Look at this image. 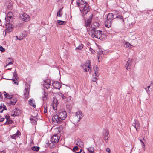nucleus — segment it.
<instances>
[{"instance_id":"obj_39","label":"nucleus","mask_w":153,"mask_h":153,"mask_svg":"<svg viewBox=\"0 0 153 153\" xmlns=\"http://www.w3.org/2000/svg\"><path fill=\"white\" fill-rule=\"evenodd\" d=\"M25 90L26 92H24V94L25 95H28V89L27 88H25Z\"/></svg>"},{"instance_id":"obj_36","label":"nucleus","mask_w":153,"mask_h":153,"mask_svg":"<svg viewBox=\"0 0 153 153\" xmlns=\"http://www.w3.org/2000/svg\"><path fill=\"white\" fill-rule=\"evenodd\" d=\"M57 22L58 24L60 25H62L63 23L64 22H66L61 21V20H58Z\"/></svg>"},{"instance_id":"obj_20","label":"nucleus","mask_w":153,"mask_h":153,"mask_svg":"<svg viewBox=\"0 0 153 153\" xmlns=\"http://www.w3.org/2000/svg\"><path fill=\"white\" fill-rule=\"evenodd\" d=\"M14 62V61L13 60L10 58H8L7 60L6 63L7 64L6 66H5V67H6L7 66L12 64Z\"/></svg>"},{"instance_id":"obj_7","label":"nucleus","mask_w":153,"mask_h":153,"mask_svg":"<svg viewBox=\"0 0 153 153\" xmlns=\"http://www.w3.org/2000/svg\"><path fill=\"white\" fill-rule=\"evenodd\" d=\"M6 29L5 31V34L9 33L13 30V27L12 25L10 23L7 24L6 25Z\"/></svg>"},{"instance_id":"obj_15","label":"nucleus","mask_w":153,"mask_h":153,"mask_svg":"<svg viewBox=\"0 0 153 153\" xmlns=\"http://www.w3.org/2000/svg\"><path fill=\"white\" fill-rule=\"evenodd\" d=\"M58 104V102L56 99H54L52 103L53 108L55 110H57V106Z\"/></svg>"},{"instance_id":"obj_46","label":"nucleus","mask_w":153,"mask_h":153,"mask_svg":"<svg viewBox=\"0 0 153 153\" xmlns=\"http://www.w3.org/2000/svg\"><path fill=\"white\" fill-rule=\"evenodd\" d=\"M106 151L108 153H110V149L109 148H107L106 149Z\"/></svg>"},{"instance_id":"obj_18","label":"nucleus","mask_w":153,"mask_h":153,"mask_svg":"<svg viewBox=\"0 0 153 153\" xmlns=\"http://www.w3.org/2000/svg\"><path fill=\"white\" fill-rule=\"evenodd\" d=\"M99 75V73H98V75L96 74H93L92 75V81L96 82L98 79Z\"/></svg>"},{"instance_id":"obj_19","label":"nucleus","mask_w":153,"mask_h":153,"mask_svg":"<svg viewBox=\"0 0 153 153\" xmlns=\"http://www.w3.org/2000/svg\"><path fill=\"white\" fill-rule=\"evenodd\" d=\"M20 134V131L18 130L16 133L10 136L11 138L12 139H16V138L18 137Z\"/></svg>"},{"instance_id":"obj_5","label":"nucleus","mask_w":153,"mask_h":153,"mask_svg":"<svg viewBox=\"0 0 153 153\" xmlns=\"http://www.w3.org/2000/svg\"><path fill=\"white\" fill-rule=\"evenodd\" d=\"M83 116V115L82 112L80 111H78L76 112L75 114L74 118L75 119V121L77 123L78 122Z\"/></svg>"},{"instance_id":"obj_4","label":"nucleus","mask_w":153,"mask_h":153,"mask_svg":"<svg viewBox=\"0 0 153 153\" xmlns=\"http://www.w3.org/2000/svg\"><path fill=\"white\" fill-rule=\"evenodd\" d=\"M99 27V24L98 22H94L91 25V27L89 29V30H88V28H87L88 31V34H89V33L91 32H92L96 31V30H95Z\"/></svg>"},{"instance_id":"obj_55","label":"nucleus","mask_w":153,"mask_h":153,"mask_svg":"<svg viewBox=\"0 0 153 153\" xmlns=\"http://www.w3.org/2000/svg\"><path fill=\"white\" fill-rule=\"evenodd\" d=\"M100 58V57L99 56H98V62H100V60H99V59Z\"/></svg>"},{"instance_id":"obj_9","label":"nucleus","mask_w":153,"mask_h":153,"mask_svg":"<svg viewBox=\"0 0 153 153\" xmlns=\"http://www.w3.org/2000/svg\"><path fill=\"white\" fill-rule=\"evenodd\" d=\"M20 19L25 22H27L29 20V16L26 13H23L20 16Z\"/></svg>"},{"instance_id":"obj_11","label":"nucleus","mask_w":153,"mask_h":153,"mask_svg":"<svg viewBox=\"0 0 153 153\" xmlns=\"http://www.w3.org/2000/svg\"><path fill=\"white\" fill-rule=\"evenodd\" d=\"M61 97L62 99L64 100L66 102H68L71 100L70 96H67L66 95H65L64 94H61Z\"/></svg>"},{"instance_id":"obj_38","label":"nucleus","mask_w":153,"mask_h":153,"mask_svg":"<svg viewBox=\"0 0 153 153\" xmlns=\"http://www.w3.org/2000/svg\"><path fill=\"white\" fill-rule=\"evenodd\" d=\"M67 108L69 109V110H70L71 109V106L70 104H67L66 106Z\"/></svg>"},{"instance_id":"obj_43","label":"nucleus","mask_w":153,"mask_h":153,"mask_svg":"<svg viewBox=\"0 0 153 153\" xmlns=\"http://www.w3.org/2000/svg\"><path fill=\"white\" fill-rule=\"evenodd\" d=\"M0 51L2 52L5 51V49L1 46H0Z\"/></svg>"},{"instance_id":"obj_25","label":"nucleus","mask_w":153,"mask_h":153,"mask_svg":"<svg viewBox=\"0 0 153 153\" xmlns=\"http://www.w3.org/2000/svg\"><path fill=\"white\" fill-rule=\"evenodd\" d=\"M138 140L143 144V145H142V148L144 150H145V144H144V141H145L144 139L142 137H139L138 138Z\"/></svg>"},{"instance_id":"obj_21","label":"nucleus","mask_w":153,"mask_h":153,"mask_svg":"<svg viewBox=\"0 0 153 153\" xmlns=\"http://www.w3.org/2000/svg\"><path fill=\"white\" fill-rule=\"evenodd\" d=\"M29 105L34 108L36 107L35 103L33 99H32L29 100Z\"/></svg>"},{"instance_id":"obj_2","label":"nucleus","mask_w":153,"mask_h":153,"mask_svg":"<svg viewBox=\"0 0 153 153\" xmlns=\"http://www.w3.org/2000/svg\"><path fill=\"white\" fill-rule=\"evenodd\" d=\"M59 140V136L57 135H53L48 141L49 146L51 148H54L56 146Z\"/></svg>"},{"instance_id":"obj_50","label":"nucleus","mask_w":153,"mask_h":153,"mask_svg":"<svg viewBox=\"0 0 153 153\" xmlns=\"http://www.w3.org/2000/svg\"><path fill=\"white\" fill-rule=\"evenodd\" d=\"M16 37L17 38V39H19L20 40H22L23 39V38H20L19 39L18 38V36H16Z\"/></svg>"},{"instance_id":"obj_45","label":"nucleus","mask_w":153,"mask_h":153,"mask_svg":"<svg viewBox=\"0 0 153 153\" xmlns=\"http://www.w3.org/2000/svg\"><path fill=\"white\" fill-rule=\"evenodd\" d=\"M62 13H61L60 12H57V16H59V17H61L62 16Z\"/></svg>"},{"instance_id":"obj_49","label":"nucleus","mask_w":153,"mask_h":153,"mask_svg":"<svg viewBox=\"0 0 153 153\" xmlns=\"http://www.w3.org/2000/svg\"><path fill=\"white\" fill-rule=\"evenodd\" d=\"M18 114H17L15 112V111H14V114H12V116H15L18 115Z\"/></svg>"},{"instance_id":"obj_47","label":"nucleus","mask_w":153,"mask_h":153,"mask_svg":"<svg viewBox=\"0 0 153 153\" xmlns=\"http://www.w3.org/2000/svg\"><path fill=\"white\" fill-rule=\"evenodd\" d=\"M89 50L92 53H94L95 52L91 48H90Z\"/></svg>"},{"instance_id":"obj_16","label":"nucleus","mask_w":153,"mask_h":153,"mask_svg":"<svg viewBox=\"0 0 153 153\" xmlns=\"http://www.w3.org/2000/svg\"><path fill=\"white\" fill-rule=\"evenodd\" d=\"M139 125L138 121L137 120H134L132 123L133 126L135 127L137 131V128L139 126Z\"/></svg>"},{"instance_id":"obj_29","label":"nucleus","mask_w":153,"mask_h":153,"mask_svg":"<svg viewBox=\"0 0 153 153\" xmlns=\"http://www.w3.org/2000/svg\"><path fill=\"white\" fill-rule=\"evenodd\" d=\"M5 118L6 120V121L5 123L10 124L12 123V121L10 120V119H9V117L8 116H6Z\"/></svg>"},{"instance_id":"obj_52","label":"nucleus","mask_w":153,"mask_h":153,"mask_svg":"<svg viewBox=\"0 0 153 153\" xmlns=\"http://www.w3.org/2000/svg\"><path fill=\"white\" fill-rule=\"evenodd\" d=\"M5 120V119L1 117H0V120H2L1 122H2L4 120Z\"/></svg>"},{"instance_id":"obj_33","label":"nucleus","mask_w":153,"mask_h":153,"mask_svg":"<svg viewBox=\"0 0 153 153\" xmlns=\"http://www.w3.org/2000/svg\"><path fill=\"white\" fill-rule=\"evenodd\" d=\"M17 72L15 70L13 72V78H14L15 79H17L18 78L17 76Z\"/></svg>"},{"instance_id":"obj_35","label":"nucleus","mask_w":153,"mask_h":153,"mask_svg":"<svg viewBox=\"0 0 153 153\" xmlns=\"http://www.w3.org/2000/svg\"><path fill=\"white\" fill-rule=\"evenodd\" d=\"M5 108V106L4 105H3V106H0V112H2L4 110V108Z\"/></svg>"},{"instance_id":"obj_64","label":"nucleus","mask_w":153,"mask_h":153,"mask_svg":"<svg viewBox=\"0 0 153 153\" xmlns=\"http://www.w3.org/2000/svg\"><path fill=\"white\" fill-rule=\"evenodd\" d=\"M10 69H8V70H10Z\"/></svg>"},{"instance_id":"obj_22","label":"nucleus","mask_w":153,"mask_h":153,"mask_svg":"<svg viewBox=\"0 0 153 153\" xmlns=\"http://www.w3.org/2000/svg\"><path fill=\"white\" fill-rule=\"evenodd\" d=\"M91 19H89L85 20V26L86 27H90L91 23Z\"/></svg>"},{"instance_id":"obj_6","label":"nucleus","mask_w":153,"mask_h":153,"mask_svg":"<svg viewBox=\"0 0 153 153\" xmlns=\"http://www.w3.org/2000/svg\"><path fill=\"white\" fill-rule=\"evenodd\" d=\"M133 60L132 59L128 58L125 67L128 71H130L133 65Z\"/></svg>"},{"instance_id":"obj_10","label":"nucleus","mask_w":153,"mask_h":153,"mask_svg":"<svg viewBox=\"0 0 153 153\" xmlns=\"http://www.w3.org/2000/svg\"><path fill=\"white\" fill-rule=\"evenodd\" d=\"M75 46L76 47L75 50L82 49L83 47V45L80 41H78L75 44Z\"/></svg>"},{"instance_id":"obj_51","label":"nucleus","mask_w":153,"mask_h":153,"mask_svg":"<svg viewBox=\"0 0 153 153\" xmlns=\"http://www.w3.org/2000/svg\"><path fill=\"white\" fill-rule=\"evenodd\" d=\"M47 112V108H45V107H44V113H46Z\"/></svg>"},{"instance_id":"obj_23","label":"nucleus","mask_w":153,"mask_h":153,"mask_svg":"<svg viewBox=\"0 0 153 153\" xmlns=\"http://www.w3.org/2000/svg\"><path fill=\"white\" fill-rule=\"evenodd\" d=\"M111 20H107L105 22V25L107 27L109 28L111 26Z\"/></svg>"},{"instance_id":"obj_28","label":"nucleus","mask_w":153,"mask_h":153,"mask_svg":"<svg viewBox=\"0 0 153 153\" xmlns=\"http://www.w3.org/2000/svg\"><path fill=\"white\" fill-rule=\"evenodd\" d=\"M10 104H11L12 105H14L17 101V99L15 98H13L11 99L10 100Z\"/></svg>"},{"instance_id":"obj_31","label":"nucleus","mask_w":153,"mask_h":153,"mask_svg":"<svg viewBox=\"0 0 153 153\" xmlns=\"http://www.w3.org/2000/svg\"><path fill=\"white\" fill-rule=\"evenodd\" d=\"M4 95L5 96L6 98L8 99H10L12 97V95H9L5 92H4Z\"/></svg>"},{"instance_id":"obj_34","label":"nucleus","mask_w":153,"mask_h":153,"mask_svg":"<svg viewBox=\"0 0 153 153\" xmlns=\"http://www.w3.org/2000/svg\"><path fill=\"white\" fill-rule=\"evenodd\" d=\"M39 147L37 146H34L31 148V149L32 150L34 151H38L39 150Z\"/></svg>"},{"instance_id":"obj_57","label":"nucleus","mask_w":153,"mask_h":153,"mask_svg":"<svg viewBox=\"0 0 153 153\" xmlns=\"http://www.w3.org/2000/svg\"><path fill=\"white\" fill-rule=\"evenodd\" d=\"M108 137H105V140H108Z\"/></svg>"},{"instance_id":"obj_37","label":"nucleus","mask_w":153,"mask_h":153,"mask_svg":"<svg viewBox=\"0 0 153 153\" xmlns=\"http://www.w3.org/2000/svg\"><path fill=\"white\" fill-rule=\"evenodd\" d=\"M125 45L126 47L128 48L131 45L128 42H126L125 44Z\"/></svg>"},{"instance_id":"obj_60","label":"nucleus","mask_w":153,"mask_h":153,"mask_svg":"<svg viewBox=\"0 0 153 153\" xmlns=\"http://www.w3.org/2000/svg\"><path fill=\"white\" fill-rule=\"evenodd\" d=\"M11 13H11V12H9V14L10 13H11Z\"/></svg>"},{"instance_id":"obj_41","label":"nucleus","mask_w":153,"mask_h":153,"mask_svg":"<svg viewBox=\"0 0 153 153\" xmlns=\"http://www.w3.org/2000/svg\"><path fill=\"white\" fill-rule=\"evenodd\" d=\"M116 18H119L120 19H121L123 21H124V20L123 19V18L122 17V16L120 15H118V16H117L116 17Z\"/></svg>"},{"instance_id":"obj_13","label":"nucleus","mask_w":153,"mask_h":153,"mask_svg":"<svg viewBox=\"0 0 153 153\" xmlns=\"http://www.w3.org/2000/svg\"><path fill=\"white\" fill-rule=\"evenodd\" d=\"M85 66L88 68V71L89 72H91V65L90 60H88L86 62Z\"/></svg>"},{"instance_id":"obj_27","label":"nucleus","mask_w":153,"mask_h":153,"mask_svg":"<svg viewBox=\"0 0 153 153\" xmlns=\"http://www.w3.org/2000/svg\"><path fill=\"white\" fill-rule=\"evenodd\" d=\"M114 16L112 13H109L107 16V19L110 20L112 19H113Z\"/></svg>"},{"instance_id":"obj_48","label":"nucleus","mask_w":153,"mask_h":153,"mask_svg":"<svg viewBox=\"0 0 153 153\" xmlns=\"http://www.w3.org/2000/svg\"><path fill=\"white\" fill-rule=\"evenodd\" d=\"M2 99V94L0 92V100Z\"/></svg>"},{"instance_id":"obj_40","label":"nucleus","mask_w":153,"mask_h":153,"mask_svg":"<svg viewBox=\"0 0 153 153\" xmlns=\"http://www.w3.org/2000/svg\"><path fill=\"white\" fill-rule=\"evenodd\" d=\"M13 82L15 84L18 85V83L17 82V79H15L14 78H13Z\"/></svg>"},{"instance_id":"obj_42","label":"nucleus","mask_w":153,"mask_h":153,"mask_svg":"<svg viewBox=\"0 0 153 153\" xmlns=\"http://www.w3.org/2000/svg\"><path fill=\"white\" fill-rule=\"evenodd\" d=\"M105 137H109V133L108 131H106V132L105 134Z\"/></svg>"},{"instance_id":"obj_24","label":"nucleus","mask_w":153,"mask_h":153,"mask_svg":"<svg viewBox=\"0 0 153 153\" xmlns=\"http://www.w3.org/2000/svg\"><path fill=\"white\" fill-rule=\"evenodd\" d=\"M30 120L33 124L36 125V124L37 119L36 117H34L33 118H30Z\"/></svg>"},{"instance_id":"obj_53","label":"nucleus","mask_w":153,"mask_h":153,"mask_svg":"<svg viewBox=\"0 0 153 153\" xmlns=\"http://www.w3.org/2000/svg\"><path fill=\"white\" fill-rule=\"evenodd\" d=\"M80 152H81V153H84V151L82 149H81Z\"/></svg>"},{"instance_id":"obj_30","label":"nucleus","mask_w":153,"mask_h":153,"mask_svg":"<svg viewBox=\"0 0 153 153\" xmlns=\"http://www.w3.org/2000/svg\"><path fill=\"white\" fill-rule=\"evenodd\" d=\"M47 95L48 94L45 92V91L44 90L43 96L42 97V99L44 101L46 100H47Z\"/></svg>"},{"instance_id":"obj_62","label":"nucleus","mask_w":153,"mask_h":153,"mask_svg":"<svg viewBox=\"0 0 153 153\" xmlns=\"http://www.w3.org/2000/svg\"><path fill=\"white\" fill-rule=\"evenodd\" d=\"M152 30L153 31V27L152 28Z\"/></svg>"},{"instance_id":"obj_12","label":"nucleus","mask_w":153,"mask_h":153,"mask_svg":"<svg viewBox=\"0 0 153 153\" xmlns=\"http://www.w3.org/2000/svg\"><path fill=\"white\" fill-rule=\"evenodd\" d=\"M52 85L55 88L58 89H59L61 86L60 83L58 82H54L53 83Z\"/></svg>"},{"instance_id":"obj_56","label":"nucleus","mask_w":153,"mask_h":153,"mask_svg":"<svg viewBox=\"0 0 153 153\" xmlns=\"http://www.w3.org/2000/svg\"><path fill=\"white\" fill-rule=\"evenodd\" d=\"M84 71H85V72H86L87 71V68H85L84 69Z\"/></svg>"},{"instance_id":"obj_17","label":"nucleus","mask_w":153,"mask_h":153,"mask_svg":"<svg viewBox=\"0 0 153 153\" xmlns=\"http://www.w3.org/2000/svg\"><path fill=\"white\" fill-rule=\"evenodd\" d=\"M76 144L79 146L80 147L82 148L84 146V144L82 140L79 138L77 139Z\"/></svg>"},{"instance_id":"obj_32","label":"nucleus","mask_w":153,"mask_h":153,"mask_svg":"<svg viewBox=\"0 0 153 153\" xmlns=\"http://www.w3.org/2000/svg\"><path fill=\"white\" fill-rule=\"evenodd\" d=\"M87 150L90 153H94V149L93 147H91L87 148Z\"/></svg>"},{"instance_id":"obj_54","label":"nucleus","mask_w":153,"mask_h":153,"mask_svg":"<svg viewBox=\"0 0 153 153\" xmlns=\"http://www.w3.org/2000/svg\"><path fill=\"white\" fill-rule=\"evenodd\" d=\"M63 7H62L60 9L58 12H59V13H60L61 12L62 10L63 9Z\"/></svg>"},{"instance_id":"obj_8","label":"nucleus","mask_w":153,"mask_h":153,"mask_svg":"<svg viewBox=\"0 0 153 153\" xmlns=\"http://www.w3.org/2000/svg\"><path fill=\"white\" fill-rule=\"evenodd\" d=\"M44 83L43 84V86L47 89L50 88L51 86V81L49 79H47L44 81Z\"/></svg>"},{"instance_id":"obj_14","label":"nucleus","mask_w":153,"mask_h":153,"mask_svg":"<svg viewBox=\"0 0 153 153\" xmlns=\"http://www.w3.org/2000/svg\"><path fill=\"white\" fill-rule=\"evenodd\" d=\"M145 89L147 93L149 94H150V90H152L153 89V83L152 82L147 87V88H145Z\"/></svg>"},{"instance_id":"obj_3","label":"nucleus","mask_w":153,"mask_h":153,"mask_svg":"<svg viewBox=\"0 0 153 153\" xmlns=\"http://www.w3.org/2000/svg\"><path fill=\"white\" fill-rule=\"evenodd\" d=\"M102 34V31L100 30H96L94 32H91L89 35L93 38H95L102 40L103 39Z\"/></svg>"},{"instance_id":"obj_26","label":"nucleus","mask_w":153,"mask_h":153,"mask_svg":"<svg viewBox=\"0 0 153 153\" xmlns=\"http://www.w3.org/2000/svg\"><path fill=\"white\" fill-rule=\"evenodd\" d=\"M93 70L94 71V74H96L98 75V73H99V69L97 65H94L93 66Z\"/></svg>"},{"instance_id":"obj_1","label":"nucleus","mask_w":153,"mask_h":153,"mask_svg":"<svg viewBox=\"0 0 153 153\" xmlns=\"http://www.w3.org/2000/svg\"><path fill=\"white\" fill-rule=\"evenodd\" d=\"M67 117V113L64 110H61L59 111L58 114L55 115L52 117V121L55 123H59L62 120L65 119Z\"/></svg>"},{"instance_id":"obj_58","label":"nucleus","mask_w":153,"mask_h":153,"mask_svg":"<svg viewBox=\"0 0 153 153\" xmlns=\"http://www.w3.org/2000/svg\"><path fill=\"white\" fill-rule=\"evenodd\" d=\"M75 153H81L80 151L79 152H75Z\"/></svg>"},{"instance_id":"obj_61","label":"nucleus","mask_w":153,"mask_h":153,"mask_svg":"<svg viewBox=\"0 0 153 153\" xmlns=\"http://www.w3.org/2000/svg\"><path fill=\"white\" fill-rule=\"evenodd\" d=\"M12 17L11 16H9V18H11Z\"/></svg>"},{"instance_id":"obj_63","label":"nucleus","mask_w":153,"mask_h":153,"mask_svg":"<svg viewBox=\"0 0 153 153\" xmlns=\"http://www.w3.org/2000/svg\"><path fill=\"white\" fill-rule=\"evenodd\" d=\"M1 121H2V120H0V122H1Z\"/></svg>"},{"instance_id":"obj_44","label":"nucleus","mask_w":153,"mask_h":153,"mask_svg":"<svg viewBox=\"0 0 153 153\" xmlns=\"http://www.w3.org/2000/svg\"><path fill=\"white\" fill-rule=\"evenodd\" d=\"M78 148L77 146H75L73 148V150L74 151H75V150H78Z\"/></svg>"},{"instance_id":"obj_59","label":"nucleus","mask_w":153,"mask_h":153,"mask_svg":"<svg viewBox=\"0 0 153 153\" xmlns=\"http://www.w3.org/2000/svg\"><path fill=\"white\" fill-rule=\"evenodd\" d=\"M1 153H5V152L4 151H3L1 152Z\"/></svg>"}]
</instances>
